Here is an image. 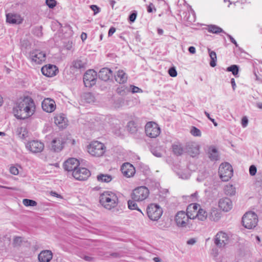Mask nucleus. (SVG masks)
<instances>
[{"mask_svg":"<svg viewBox=\"0 0 262 262\" xmlns=\"http://www.w3.org/2000/svg\"><path fill=\"white\" fill-rule=\"evenodd\" d=\"M219 173L223 181H228L233 176L232 166L228 163L221 164L219 167Z\"/></svg>","mask_w":262,"mask_h":262,"instance_id":"nucleus-7","label":"nucleus"},{"mask_svg":"<svg viewBox=\"0 0 262 262\" xmlns=\"http://www.w3.org/2000/svg\"><path fill=\"white\" fill-rule=\"evenodd\" d=\"M81 38L82 41L85 40L87 38V35L85 33L82 32L81 34Z\"/></svg>","mask_w":262,"mask_h":262,"instance_id":"nucleus-60","label":"nucleus"},{"mask_svg":"<svg viewBox=\"0 0 262 262\" xmlns=\"http://www.w3.org/2000/svg\"><path fill=\"white\" fill-rule=\"evenodd\" d=\"M66 144V141H65V136L59 135L55 137L51 142L52 149L55 151H60L64 147V145Z\"/></svg>","mask_w":262,"mask_h":262,"instance_id":"nucleus-13","label":"nucleus"},{"mask_svg":"<svg viewBox=\"0 0 262 262\" xmlns=\"http://www.w3.org/2000/svg\"><path fill=\"white\" fill-rule=\"evenodd\" d=\"M16 134L20 138L24 139L28 136V132L26 127H19L17 128Z\"/></svg>","mask_w":262,"mask_h":262,"instance_id":"nucleus-34","label":"nucleus"},{"mask_svg":"<svg viewBox=\"0 0 262 262\" xmlns=\"http://www.w3.org/2000/svg\"><path fill=\"white\" fill-rule=\"evenodd\" d=\"M97 74L94 70H89L83 76V82L86 87H92L94 85L97 81Z\"/></svg>","mask_w":262,"mask_h":262,"instance_id":"nucleus-10","label":"nucleus"},{"mask_svg":"<svg viewBox=\"0 0 262 262\" xmlns=\"http://www.w3.org/2000/svg\"><path fill=\"white\" fill-rule=\"evenodd\" d=\"M221 212L216 208H212L208 214V217L210 220L217 222L221 217Z\"/></svg>","mask_w":262,"mask_h":262,"instance_id":"nucleus-24","label":"nucleus"},{"mask_svg":"<svg viewBox=\"0 0 262 262\" xmlns=\"http://www.w3.org/2000/svg\"><path fill=\"white\" fill-rule=\"evenodd\" d=\"M86 66V62L82 61L80 59L74 60L73 62L72 66L76 69H85Z\"/></svg>","mask_w":262,"mask_h":262,"instance_id":"nucleus-32","label":"nucleus"},{"mask_svg":"<svg viewBox=\"0 0 262 262\" xmlns=\"http://www.w3.org/2000/svg\"><path fill=\"white\" fill-rule=\"evenodd\" d=\"M172 151L177 156H181L185 152V148H183L180 144H174L172 146Z\"/></svg>","mask_w":262,"mask_h":262,"instance_id":"nucleus-31","label":"nucleus"},{"mask_svg":"<svg viewBox=\"0 0 262 262\" xmlns=\"http://www.w3.org/2000/svg\"><path fill=\"white\" fill-rule=\"evenodd\" d=\"M199 208V205L196 204H191L188 206L187 211L189 214H196V212L198 211Z\"/></svg>","mask_w":262,"mask_h":262,"instance_id":"nucleus-36","label":"nucleus"},{"mask_svg":"<svg viewBox=\"0 0 262 262\" xmlns=\"http://www.w3.org/2000/svg\"><path fill=\"white\" fill-rule=\"evenodd\" d=\"M194 219L198 218V220L204 221L208 216L207 212L202 208H199L196 214H193Z\"/></svg>","mask_w":262,"mask_h":262,"instance_id":"nucleus-28","label":"nucleus"},{"mask_svg":"<svg viewBox=\"0 0 262 262\" xmlns=\"http://www.w3.org/2000/svg\"><path fill=\"white\" fill-rule=\"evenodd\" d=\"M209 55L210 58L209 64L211 67H215L216 66L217 57L216 53L213 51L208 50Z\"/></svg>","mask_w":262,"mask_h":262,"instance_id":"nucleus-33","label":"nucleus"},{"mask_svg":"<svg viewBox=\"0 0 262 262\" xmlns=\"http://www.w3.org/2000/svg\"><path fill=\"white\" fill-rule=\"evenodd\" d=\"M229 237L227 234L223 231L219 232L215 235V244L220 248L224 247L228 243Z\"/></svg>","mask_w":262,"mask_h":262,"instance_id":"nucleus-15","label":"nucleus"},{"mask_svg":"<svg viewBox=\"0 0 262 262\" xmlns=\"http://www.w3.org/2000/svg\"><path fill=\"white\" fill-rule=\"evenodd\" d=\"M41 107L43 111L51 113L56 110V105L53 99L50 98H46L41 102Z\"/></svg>","mask_w":262,"mask_h":262,"instance_id":"nucleus-16","label":"nucleus"},{"mask_svg":"<svg viewBox=\"0 0 262 262\" xmlns=\"http://www.w3.org/2000/svg\"><path fill=\"white\" fill-rule=\"evenodd\" d=\"M79 165V162L77 159L71 158L65 161L63 167L66 170L70 171L76 169Z\"/></svg>","mask_w":262,"mask_h":262,"instance_id":"nucleus-19","label":"nucleus"},{"mask_svg":"<svg viewBox=\"0 0 262 262\" xmlns=\"http://www.w3.org/2000/svg\"><path fill=\"white\" fill-rule=\"evenodd\" d=\"M132 210H137L140 211L142 215L143 213L141 211V210L138 207L137 204L136 203H132Z\"/></svg>","mask_w":262,"mask_h":262,"instance_id":"nucleus-54","label":"nucleus"},{"mask_svg":"<svg viewBox=\"0 0 262 262\" xmlns=\"http://www.w3.org/2000/svg\"><path fill=\"white\" fill-rule=\"evenodd\" d=\"M20 46L22 48L27 49L30 48L31 44L28 39H23L20 41Z\"/></svg>","mask_w":262,"mask_h":262,"instance_id":"nucleus-42","label":"nucleus"},{"mask_svg":"<svg viewBox=\"0 0 262 262\" xmlns=\"http://www.w3.org/2000/svg\"><path fill=\"white\" fill-rule=\"evenodd\" d=\"M204 114L206 116V117L208 118V119L210 120L211 119V117H210L209 114L206 111L204 112Z\"/></svg>","mask_w":262,"mask_h":262,"instance_id":"nucleus-64","label":"nucleus"},{"mask_svg":"<svg viewBox=\"0 0 262 262\" xmlns=\"http://www.w3.org/2000/svg\"><path fill=\"white\" fill-rule=\"evenodd\" d=\"M41 71L43 75L49 77L55 76L58 72L57 67L51 64H46L42 67Z\"/></svg>","mask_w":262,"mask_h":262,"instance_id":"nucleus-17","label":"nucleus"},{"mask_svg":"<svg viewBox=\"0 0 262 262\" xmlns=\"http://www.w3.org/2000/svg\"><path fill=\"white\" fill-rule=\"evenodd\" d=\"M23 204L27 207L28 206H35L37 205V203L33 200L25 199L23 200Z\"/></svg>","mask_w":262,"mask_h":262,"instance_id":"nucleus-39","label":"nucleus"},{"mask_svg":"<svg viewBox=\"0 0 262 262\" xmlns=\"http://www.w3.org/2000/svg\"><path fill=\"white\" fill-rule=\"evenodd\" d=\"M121 170L124 176L130 178L131 176V164L128 162L124 163L121 166Z\"/></svg>","mask_w":262,"mask_h":262,"instance_id":"nucleus-26","label":"nucleus"},{"mask_svg":"<svg viewBox=\"0 0 262 262\" xmlns=\"http://www.w3.org/2000/svg\"><path fill=\"white\" fill-rule=\"evenodd\" d=\"M191 135L195 137H201V130L195 126H192L190 130Z\"/></svg>","mask_w":262,"mask_h":262,"instance_id":"nucleus-40","label":"nucleus"},{"mask_svg":"<svg viewBox=\"0 0 262 262\" xmlns=\"http://www.w3.org/2000/svg\"><path fill=\"white\" fill-rule=\"evenodd\" d=\"M42 26L35 28L33 31L34 34L38 37L41 36L42 35Z\"/></svg>","mask_w":262,"mask_h":262,"instance_id":"nucleus-41","label":"nucleus"},{"mask_svg":"<svg viewBox=\"0 0 262 262\" xmlns=\"http://www.w3.org/2000/svg\"><path fill=\"white\" fill-rule=\"evenodd\" d=\"M10 172L14 175H17L18 174V169L15 166H11L10 168Z\"/></svg>","mask_w":262,"mask_h":262,"instance_id":"nucleus-50","label":"nucleus"},{"mask_svg":"<svg viewBox=\"0 0 262 262\" xmlns=\"http://www.w3.org/2000/svg\"><path fill=\"white\" fill-rule=\"evenodd\" d=\"M152 154L157 157H161L162 154L161 150L158 148H154L151 150Z\"/></svg>","mask_w":262,"mask_h":262,"instance_id":"nucleus-43","label":"nucleus"},{"mask_svg":"<svg viewBox=\"0 0 262 262\" xmlns=\"http://www.w3.org/2000/svg\"><path fill=\"white\" fill-rule=\"evenodd\" d=\"M243 226L247 229H253L255 227L258 223V217L254 212H246L242 218Z\"/></svg>","mask_w":262,"mask_h":262,"instance_id":"nucleus-4","label":"nucleus"},{"mask_svg":"<svg viewBox=\"0 0 262 262\" xmlns=\"http://www.w3.org/2000/svg\"><path fill=\"white\" fill-rule=\"evenodd\" d=\"M146 213L151 220L158 221L163 213V210L159 205L150 204L146 208Z\"/></svg>","mask_w":262,"mask_h":262,"instance_id":"nucleus-6","label":"nucleus"},{"mask_svg":"<svg viewBox=\"0 0 262 262\" xmlns=\"http://www.w3.org/2000/svg\"><path fill=\"white\" fill-rule=\"evenodd\" d=\"M112 179V176L108 174L100 173L97 176V181L101 183H109Z\"/></svg>","mask_w":262,"mask_h":262,"instance_id":"nucleus-29","label":"nucleus"},{"mask_svg":"<svg viewBox=\"0 0 262 262\" xmlns=\"http://www.w3.org/2000/svg\"><path fill=\"white\" fill-rule=\"evenodd\" d=\"M225 193L228 195H233L235 194V189L233 185H227L224 188Z\"/></svg>","mask_w":262,"mask_h":262,"instance_id":"nucleus-37","label":"nucleus"},{"mask_svg":"<svg viewBox=\"0 0 262 262\" xmlns=\"http://www.w3.org/2000/svg\"><path fill=\"white\" fill-rule=\"evenodd\" d=\"M53 254L50 250H43L38 255V260L40 262H49L52 258Z\"/></svg>","mask_w":262,"mask_h":262,"instance_id":"nucleus-23","label":"nucleus"},{"mask_svg":"<svg viewBox=\"0 0 262 262\" xmlns=\"http://www.w3.org/2000/svg\"><path fill=\"white\" fill-rule=\"evenodd\" d=\"M248 123V119L246 117H243L242 119V125L243 127H246Z\"/></svg>","mask_w":262,"mask_h":262,"instance_id":"nucleus-52","label":"nucleus"},{"mask_svg":"<svg viewBox=\"0 0 262 262\" xmlns=\"http://www.w3.org/2000/svg\"><path fill=\"white\" fill-rule=\"evenodd\" d=\"M35 111L36 105L33 99L29 96H24L16 102L13 113L16 118L24 120L31 117Z\"/></svg>","mask_w":262,"mask_h":262,"instance_id":"nucleus-1","label":"nucleus"},{"mask_svg":"<svg viewBox=\"0 0 262 262\" xmlns=\"http://www.w3.org/2000/svg\"><path fill=\"white\" fill-rule=\"evenodd\" d=\"M26 147L31 152L37 153L40 152L43 150L44 144L40 141L33 140L28 142Z\"/></svg>","mask_w":262,"mask_h":262,"instance_id":"nucleus-18","label":"nucleus"},{"mask_svg":"<svg viewBox=\"0 0 262 262\" xmlns=\"http://www.w3.org/2000/svg\"><path fill=\"white\" fill-rule=\"evenodd\" d=\"M189 219H194L193 214H189L187 211L186 213L184 211H180L176 214L174 220L178 227L184 228L188 225Z\"/></svg>","mask_w":262,"mask_h":262,"instance_id":"nucleus-5","label":"nucleus"},{"mask_svg":"<svg viewBox=\"0 0 262 262\" xmlns=\"http://www.w3.org/2000/svg\"><path fill=\"white\" fill-rule=\"evenodd\" d=\"M153 260L155 262H160L161 259L159 257H155L153 258Z\"/></svg>","mask_w":262,"mask_h":262,"instance_id":"nucleus-63","label":"nucleus"},{"mask_svg":"<svg viewBox=\"0 0 262 262\" xmlns=\"http://www.w3.org/2000/svg\"><path fill=\"white\" fill-rule=\"evenodd\" d=\"M143 91L140 88L132 85V93H142Z\"/></svg>","mask_w":262,"mask_h":262,"instance_id":"nucleus-51","label":"nucleus"},{"mask_svg":"<svg viewBox=\"0 0 262 262\" xmlns=\"http://www.w3.org/2000/svg\"><path fill=\"white\" fill-rule=\"evenodd\" d=\"M140 100L138 98L134 97L132 96V103H134V105H137L139 104Z\"/></svg>","mask_w":262,"mask_h":262,"instance_id":"nucleus-55","label":"nucleus"},{"mask_svg":"<svg viewBox=\"0 0 262 262\" xmlns=\"http://www.w3.org/2000/svg\"><path fill=\"white\" fill-rule=\"evenodd\" d=\"M65 141H66V144L70 145H74L76 144V141L74 139L65 137Z\"/></svg>","mask_w":262,"mask_h":262,"instance_id":"nucleus-48","label":"nucleus"},{"mask_svg":"<svg viewBox=\"0 0 262 262\" xmlns=\"http://www.w3.org/2000/svg\"><path fill=\"white\" fill-rule=\"evenodd\" d=\"M90 8L94 11V13L95 15L99 13L100 10V8H99L97 6L94 5H91L90 6Z\"/></svg>","mask_w":262,"mask_h":262,"instance_id":"nucleus-49","label":"nucleus"},{"mask_svg":"<svg viewBox=\"0 0 262 262\" xmlns=\"http://www.w3.org/2000/svg\"><path fill=\"white\" fill-rule=\"evenodd\" d=\"M113 76V72L107 68H102L99 72V77L102 80L107 81Z\"/></svg>","mask_w":262,"mask_h":262,"instance_id":"nucleus-22","label":"nucleus"},{"mask_svg":"<svg viewBox=\"0 0 262 262\" xmlns=\"http://www.w3.org/2000/svg\"><path fill=\"white\" fill-rule=\"evenodd\" d=\"M168 74L171 77H174L177 75V72L174 67H171L168 70Z\"/></svg>","mask_w":262,"mask_h":262,"instance_id":"nucleus-46","label":"nucleus"},{"mask_svg":"<svg viewBox=\"0 0 262 262\" xmlns=\"http://www.w3.org/2000/svg\"><path fill=\"white\" fill-rule=\"evenodd\" d=\"M115 80L119 83H123L127 80V76L122 70H119L115 75Z\"/></svg>","mask_w":262,"mask_h":262,"instance_id":"nucleus-27","label":"nucleus"},{"mask_svg":"<svg viewBox=\"0 0 262 262\" xmlns=\"http://www.w3.org/2000/svg\"><path fill=\"white\" fill-rule=\"evenodd\" d=\"M6 20L9 24H20L23 21V18L18 14L10 13L6 14Z\"/></svg>","mask_w":262,"mask_h":262,"instance_id":"nucleus-20","label":"nucleus"},{"mask_svg":"<svg viewBox=\"0 0 262 262\" xmlns=\"http://www.w3.org/2000/svg\"><path fill=\"white\" fill-rule=\"evenodd\" d=\"M137 12L136 11H134L133 12H132V23H133L135 20L136 19V17H137Z\"/></svg>","mask_w":262,"mask_h":262,"instance_id":"nucleus-59","label":"nucleus"},{"mask_svg":"<svg viewBox=\"0 0 262 262\" xmlns=\"http://www.w3.org/2000/svg\"><path fill=\"white\" fill-rule=\"evenodd\" d=\"M119 200L116 194L111 191H105L100 194L99 203L105 209L111 210L118 206Z\"/></svg>","mask_w":262,"mask_h":262,"instance_id":"nucleus-2","label":"nucleus"},{"mask_svg":"<svg viewBox=\"0 0 262 262\" xmlns=\"http://www.w3.org/2000/svg\"><path fill=\"white\" fill-rule=\"evenodd\" d=\"M227 71L228 72H231L232 74L236 77H238V67L237 65H232L227 68Z\"/></svg>","mask_w":262,"mask_h":262,"instance_id":"nucleus-38","label":"nucleus"},{"mask_svg":"<svg viewBox=\"0 0 262 262\" xmlns=\"http://www.w3.org/2000/svg\"><path fill=\"white\" fill-rule=\"evenodd\" d=\"M200 145L195 142H188L185 145V152L192 157H195L200 154Z\"/></svg>","mask_w":262,"mask_h":262,"instance_id":"nucleus-12","label":"nucleus"},{"mask_svg":"<svg viewBox=\"0 0 262 262\" xmlns=\"http://www.w3.org/2000/svg\"><path fill=\"white\" fill-rule=\"evenodd\" d=\"M54 123L59 126V127H63L66 126V119L63 114H56L54 118Z\"/></svg>","mask_w":262,"mask_h":262,"instance_id":"nucleus-25","label":"nucleus"},{"mask_svg":"<svg viewBox=\"0 0 262 262\" xmlns=\"http://www.w3.org/2000/svg\"><path fill=\"white\" fill-rule=\"evenodd\" d=\"M207 29L208 32L215 34L224 32L223 30L221 28L213 25H209Z\"/></svg>","mask_w":262,"mask_h":262,"instance_id":"nucleus-35","label":"nucleus"},{"mask_svg":"<svg viewBox=\"0 0 262 262\" xmlns=\"http://www.w3.org/2000/svg\"><path fill=\"white\" fill-rule=\"evenodd\" d=\"M153 10H154L155 11H156V9L154 6V5L152 4V3H150L148 6L147 7V11L149 13H151L153 12Z\"/></svg>","mask_w":262,"mask_h":262,"instance_id":"nucleus-53","label":"nucleus"},{"mask_svg":"<svg viewBox=\"0 0 262 262\" xmlns=\"http://www.w3.org/2000/svg\"><path fill=\"white\" fill-rule=\"evenodd\" d=\"M145 132L147 137L155 138L160 134L161 129L157 123L150 121L147 122L145 126Z\"/></svg>","mask_w":262,"mask_h":262,"instance_id":"nucleus-8","label":"nucleus"},{"mask_svg":"<svg viewBox=\"0 0 262 262\" xmlns=\"http://www.w3.org/2000/svg\"><path fill=\"white\" fill-rule=\"evenodd\" d=\"M210 120L213 123V125L215 126H217L218 124H217V122L215 121V120L214 119L211 118V119Z\"/></svg>","mask_w":262,"mask_h":262,"instance_id":"nucleus-62","label":"nucleus"},{"mask_svg":"<svg viewBox=\"0 0 262 262\" xmlns=\"http://www.w3.org/2000/svg\"><path fill=\"white\" fill-rule=\"evenodd\" d=\"M149 194L148 188L145 186L138 187L132 192V199L136 201H142L147 198Z\"/></svg>","mask_w":262,"mask_h":262,"instance_id":"nucleus-9","label":"nucleus"},{"mask_svg":"<svg viewBox=\"0 0 262 262\" xmlns=\"http://www.w3.org/2000/svg\"><path fill=\"white\" fill-rule=\"evenodd\" d=\"M87 150L92 156L101 157L105 154L106 148L103 143L98 141H93L88 145Z\"/></svg>","mask_w":262,"mask_h":262,"instance_id":"nucleus-3","label":"nucleus"},{"mask_svg":"<svg viewBox=\"0 0 262 262\" xmlns=\"http://www.w3.org/2000/svg\"><path fill=\"white\" fill-rule=\"evenodd\" d=\"M209 157L212 161H216L219 159V154L217 150L214 147H209L208 150Z\"/></svg>","mask_w":262,"mask_h":262,"instance_id":"nucleus-30","label":"nucleus"},{"mask_svg":"<svg viewBox=\"0 0 262 262\" xmlns=\"http://www.w3.org/2000/svg\"><path fill=\"white\" fill-rule=\"evenodd\" d=\"M90 175V171L85 168H78L73 171V176L79 181L86 180Z\"/></svg>","mask_w":262,"mask_h":262,"instance_id":"nucleus-14","label":"nucleus"},{"mask_svg":"<svg viewBox=\"0 0 262 262\" xmlns=\"http://www.w3.org/2000/svg\"><path fill=\"white\" fill-rule=\"evenodd\" d=\"M22 243V238L21 237L16 236L13 239V245L15 246H20Z\"/></svg>","mask_w":262,"mask_h":262,"instance_id":"nucleus-45","label":"nucleus"},{"mask_svg":"<svg viewBox=\"0 0 262 262\" xmlns=\"http://www.w3.org/2000/svg\"><path fill=\"white\" fill-rule=\"evenodd\" d=\"M115 31L116 29L114 27H111L108 31V35L109 36H112L115 33Z\"/></svg>","mask_w":262,"mask_h":262,"instance_id":"nucleus-57","label":"nucleus"},{"mask_svg":"<svg viewBox=\"0 0 262 262\" xmlns=\"http://www.w3.org/2000/svg\"><path fill=\"white\" fill-rule=\"evenodd\" d=\"M231 83L233 90H235V88H236V84H235V80L234 78H232L231 79Z\"/></svg>","mask_w":262,"mask_h":262,"instance_id":"nucleus-58","label":"nucleus"},{"mask_svg":"<svg viewBox=\"0 0 262 262\" xmlns=\"http://www.w3.org/2000/svg\"><path fill=\"white\" fill-rule=\"evenodd\" d=\"M228 36L229 37L230 41L235 45L236 48H238V45L235 40L230 35H228Z\"/></svg>","mask_w":262,"mask_h":262,"instance_id":"nucleus-56","label":"nucleus"},{"mask_svg":"<svg viewBox=\"0 0 262 262\" xmlns=\"http://www.w3.org/2000/svg\"><path fill=\"white\" fill-rule=\"evenodd\" d=\"M219 207L223 211L227 212L232 208V202L228 198L221 199L219 201Z\"/></svg>","mask_w":262,"mask_h":262,"instance_id":"nucleus-21","label":"nucleus"},{"mask_svg":"<svg viewBox=\"0 0 262 262\" xmlns=\"http://www.w3.org/2000/svg\"><path fill=\"white\" fill-rule=\"evenodd\" d=\"M30 59L35 64H41L46 60V53L42 50H32L30 53Z\"/></svg>","mask_w":262,"mask_h":262,"instance_id":"nucleus-11","label":"nucleus"},{"mask_svg":"<svg viewBox=\"0 0 262 262\" xmlns=\"http://www.w3.org/2000/svg\"><path fill=\"white\" fill-rule=\"evenodd\" d=\"M46 3L50 8H53L56 5L55 0H46Z\"/></svg>","mask_w":262,"mask_h":262,"instance_id":"nucleus-44","label":"nucleus"},{"mask_svg":"<svg viewBox=\"0 0 262 262\" xmlns=\"http://www.w3.org/2000/svg\"><path fill=\"white\" fill-rule=\"evenodd\" d=\"M257 171V168L255 166L252 165L249 167V173L251 176H253L255 175Z\"/></svg>","mask_w":262,"mask_h":262,"instance_id":"nucleus-47","label":"nucleus"},{"mask_svg":"<svg viewBox=\"0 0 262 262\" xmlns=\"http://www.w3.org/2000/svg\"><path fill=\"white\" fill-rule=\"evenodd\" d=\"M195 243V240L193 238H191L187 242V244H189V245H193Z\"/></svg>","mask_w":262,"mask_h":262,"instance_id":"nucleus-61","label":"nucleus"}]
</instances>
